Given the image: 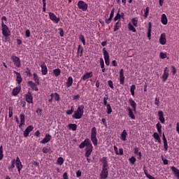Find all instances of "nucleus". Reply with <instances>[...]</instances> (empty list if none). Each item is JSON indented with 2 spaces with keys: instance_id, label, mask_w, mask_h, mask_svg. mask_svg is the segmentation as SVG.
Returning <instances> with one entry per match:
<instances>
[{
  "instance_id": "obj_1",
  "label": "nucleus",
  "mask_w": 179,
  "mask_h": 179,
  "mask_svg": "<svg viewBox=\"0 0 179 179\" xmlns=\"http://www.w3.org/2000/svg\"><path fill=\"white\" fill-rule=\"evenodd\" d=\"M85 148V157H90V155H92V152H93V145L92 144V141L90 139L85 138L84 141H83L80 145V149H84Z\"/></svg>"
},
{
  "instance_id": "obj_2",
  "label": "nucleus",
  "mask_w": 179,
  "mask_h": 179,
  "mask_svg": "<svg viewBox=\"0 0 179 179\" xmlns=\"http://www.w3.org/2000/svg\"><path fill=\"white\" fill-rule=\"evenodd\" d=\"M83 114H85V106L79 105L77 110L74 111L72 117L74 120H80L83 117Z\"/></svg>"
},
{
  "instance_id": "obj_3",
  "label": "nucleus",
  "mask_w": 179,
  "mask_h": 179,
  "mask_svg": "<svg viewBox=\"0 0 179 179\" xmlns=\"http://www.w3.org/2000/svg\"><path fill=\"white\" fill-rule=\"evenodd\" d=\"M91 141L94 146H97L98 140H97V129L96 127H92L91 129Z\"/></svg>"
},
{
  "instance_id": "obj_4",
  "label": "nucleus",
  "mask_w": 179,
  "mask_h": 179,
  "mask_svg": "<svg viewBox=\"0 0 179 179\" xmlns=\"http://www.w3.org/2000/svg\"><path fill=\"white\" fill-rule=\"evenodd\" d=\"M1 31L3 36H4L6 38L10 36V31L9 30V27H8V25L5 24L3 22H1Z\"/></svg>"
},
{
  "instance_id": "obj_5",
  "label": "nucleus",
  "mask_w": 179,
  "mask_h": 179,
  "mask_svg": "<svg viewBox=\"0 0 179 179\" xmlns=\"http://www.w3.org/2000/svg\"><path fill=\"white\" fill-rule=\"evenodd\" d=\"M103 54L106 65L107 66H110V55L108 54V52L106 50V48H103Z\"/></svg>"
},
{
  "instance_id": "obj_6",
  "label": "nucleus",
  "mask_w": 179,
  "mask_h": 179,
  "mask_svg": "<svg viewBox=\"0 0 179 179\" xmlns=\"http://www.w3.org/2000/svg\"><path fill=\"white\" fill-rule=\"evenodd\" d=\"M11 59L16 68H20L22 66V62H20V58L17 56H12Z\"/></svg>"
},
{
  "instance_id": "obj_7",
  "label": "nucleus",
  "mask_w": 179,
  "mask_h": 179,
  "mask_svg": "<svg viewBox=\"0 0 179 179\" xmlns=\"http://www.w3.org/2000/svg\"><path fill=\"white\" fill-rule=\"evenodd\" d=\"M25 101L28 103V104H33V94L31 92H28L24 94Z\"/></svg>"
},
{
  "instance_id": "obj_8",
  "label": "nucleus",
  "mask_w": 179,
  "mask_h": 179,
  "mask_svg": "<svg viewBox=\"0 0 179 179\" xmlns=\"http://www.w3.org/2000/svg\"><path fill=\"white\" fill-rule=\"evenodd\" d=\"M78 9H81L83 12H86V10H87V3L83 1H79L78 2Z\"/></svg>"
},
{
  "instance_id": "obj_9",
  "label": "nucleus",
  "mask_w": 179,
  "mask_h": 179,
  "mask_svg": "<svg viewBox=\"0 0 179 179\" xmlns=\"http://www.w3.org/2000/svg\"><path fill=\"white\" fill-rule=\"evenodd\" d=\"M100 179H106L108 177V168H102V171L99 175Z\"/></svg>"
},
{
  "instance_id": "obj_10",
  "label": "nucleus",
  "mask_w": 179,
  "mask_h": 179,
  "mask_svg": "<svg viewBox=\"0 0 179 179\" xmlns=\"http://www.w3.org/2000/svg\"><path fill=\"white\" fill-rule=\"evenodd\" d=\"M49 17L50 19V20H52V22H53V23H59V17H57V15H55V14H54V13H49Z\"/></svg>"
},
{
  "instance_id": "obj_11",
  "label": "nucleus",
  "mask_w": 179,
  "mask_h": 179,
  "mask_svg": "<svg viewBox=\"0 0 179 179\" xmlns=\"http://www.w3.org/2000/svg\"><path fill=\"white\" fill-rule=\"evenodd\" d=\"M51 139H52V136L50 134H46L43 139L41 141V143L45 145V143H48Z\"/></svg>"
},
{
  "instance_id": "obj_12",
  "label": "nucleus",
  "mask_w": 179,
  "mask_h": 179,
  "mask_svg": "<svg viewBox=\"0 0 179 179\" xmlns=\"http://www.w3.org/2000/svg\"><path fill=\"white\" fill-rule=\"evenodd\" d=\"M159 41L161 45H166V43H167V38H166V33H162L161 34Z\"/></svg>"
},
{
  "instance_id": "obj_13",
  "label": "nucleus",
  "mask_w": 179,
  "mask_h": 179,
  "mask_svg": "<svg viewBox=\"0 0 179 179\" xmlns=\"http://www.w3.org/2000/svg\"><path fill=\"white\" fill-rule=\"evenodd\" d=\"M15 164L18 172L20 173V171L23 169V165L22 164V162L20 161V158H19V157H16Z\"/></svg>"
},
{
  "instance_id": "obj_14",
  "label": "nucleus",
  "mask_w": 179,
  "mask_h": 179,
  "mask_svg": "<svg viewBox=\"0 0 179 179\" xmlns=\"http://www.w3.org/2000/svg\"><path fill=\"white\" fill-rule=\"evenodd\" d=\"M20 90H22V86L17 85L12 90L11 94L16 96L19 94V93H20Z\"/></svg>"
},
{
  "instance_id": "obj_15",
  "label": "nucleus",
  "mask_w": 179,
  "mask_h": 179,
  "mask_svg": "<svg viewBox=\"0 0 179 179\" xmlns=\"http://www.w3.org/2000/svg\"><path fill=\"white\" fill-rule=\"evenodd\" d=\"M169 68L168 67H165L164 70V73L162 76V79L163 82H166V80H167V79L169 78Z\"/></svg>"
},
{
  "instance_id": "obj_16",
  "label": "nucleus",
  "mask_w": 179,
  "mask_h": 179,
  "mask_svg": "<svg viewBox=\"0 0 179 179\" xmlns=\"http://www.w3.org/2000/svg\"><path fill=\"white\" fill-rule=\"evenodd\" d=\"M20 122L19 124V128L20 129L22 130L23 129V125H24V124L26 123V120L24 118V114H21L20 115Z\"/></svg>"
},
{
  "instance_id": "obj_17",
  "label": "nucleus",
  "mask_w": 179,
  "mask_h": 179,
  "mask_svg": "<svg viewBox=\"0 0 179 179\" xmlns=\"http://www.w3.org/2000/svg\"><path fill=\"white\" fill-rule=\"evenodd\" d=\"M33 129H34V127L33 126H28L24 131V138H27V136H29V134L33 131Z\"/></svg>"
},
{
  "instance_id": "obj_18",
  "label": "nucleus",
  "mask_w": 179,
  "mask_h": 179,
  "mask_svg": "<svg viewBox=\"0 0 179 179\" xmlns=\"http://www.w3.org/2000/svg\"><path fill=\"white\" fill-rule=\"evenodd\" d=\"M41 68L42 75H47V73H48V69H47V65L45 64V62L41 63Z\"/></svg>"
},
{
  "instance_id": "obj_19",
  "label": "nucleus",
  "mask_w": 179,
  "mask_h": 179,
  "mask_svg": "<svg viewBox=\"0 0 179 179\" xmlns=\"http://www.w3.org/2000/svg\"><path fill=\"white\" fill-rule=\"evenodd\" d=\"M158 117L161 124H164L166 122V119L164 118V113H163V111L159 110L158 112Z\"/></svg>"
},
{
  "instance_id": "obj_20",
  "label": "nucleus",
  "mask_w": 179,
  "mask_h": 179,
  "mask_svg": "<svg viewBox=\"0 0 179 179\" xmlns=\"http://www.w3.org/2000/svg\"><path fill=\"white\" fill-rule=\"evenodd\" d=\"M160 136H162V135H160L159 133L157 132H155L152 135V137L155 139V142H157L158 143H162V138H160Z\"/></svg>"
},
{
  "instance_id": "obj_21",
  "label": "nucleus",
  "mask_w": 179,
  "mask_h": 179,
  "mask_svg": "<svg viewBox=\"0 0 179 179\" xmlns=\"http://www.w3.org/2000/svg\"><path fill=\"white\" fill-rule=\"evenodd\" d=\"M162 141L164 142V149L165 152H167V150H169V144L167 143V138H166L164 133L162 134Z\"/></svg>"
},
{
  "instance_id": "obj_22",
  "label": "nucleus",
  "mask_w": 179,
  "mask_h": 179,
  "mask_svg": "<svg viewBox=\"0 0 179 179\" xmlns=\"http://www.w3.org/2000/svg\"><path fill=\"white\" fill-rule=\"evenodd\" d=\"M28 86L34 90L35 92H38V87H37V84L33 83V81H28Z\"/></svg>"
},
{
  "instance_id": "obj_23",
  "label": "nucleus",
  "mask_w": 179,
  "mask_h": 179,
  "mask_svg": "<svg viewBox=\"0 0 179 179\" xmlns=\"http://www.w3.org/2000/svg\"><path fill=\"white\" fill-rule=\"evenodd\" d=\"M14 73L16 75V81L18 83V86H20V84L23 81V78H22V76L20 75V73L14 71Z\"/></svg>"
},
{
  "instance_id": "obj_24",
  "label": "nucleus",
  "mask_w": 179,
  "mask_h": 179,
  "mask_svg": "<svg viewBox=\"0 0 179 179\" xmlns=\"http://www.w3.org/2000/svg\"><path fill=\"white\" fill-rule=\"evenodd\" d=\"M129 103L131 106V107H132L134 113H136V102H135V101H134V99L132 98H129Z\"/></svg>"
},
{
  "instance_id": "obj_25",
  "label": "nucleus",
  "mask_w": 179,
  "mask_h": 179,
  "mask_svg": "<svg viewBox=\"0 0 179 179\" xmlns=\"http://www.w3.org/2000/svg\"><path fill=\"white\" fill-rule=\"evenodd\" d=\"M90 78H93V72H87L85 73L83 76L81 78L83 80H87V79H90Z\"/></svg>"
},
{
  "instance_id": "obj_26",
  "label": "nucleus",
  "mask_w": 179,
  "mask_h": 179,
  "mask_svg": "<svg viewBox=\"0 0 179 179\" xmlns=\"http://www.w3.org/2000/svg\"><path fill=\"white\" fill-rule=\"evenodd\" d=\"M171 170L173 173L175 177H176V178L179 179V169H177L176 166H171Z\"/></svg>"
},
{
  "instance_id": "obj_27",
  "label": "nucleus",
  "mask_w": 179,
  "mask_h": 179,
  "mask_svg": "<svg viewBox=\"0 0 179 179\" xmlns=\"http://www.w3.org/2000/svg\"><path fill=\"white\" fill-rule=\"evenodd\" d=\"M73 84V78H72V76H69L66 82L65 83L66 87L67 88H69L71 87V86H72Z\"/></svg>"
},
{
  "instance_id": "obj_28",
  "label": "nucleus",
  "mask_w": 179,
  "mask_h": 179,
  "mask_svg": "<svg viewBox=\"0 0 179 179\" xmlns=\"http://www.w3.org/2000/svg\"><path fill=\"white\" fill-rule=\"evenodd\" d=\"M103 164L102 169H108V163L107 162V157H103L102 159H100Z\"/></svg>"
},
{
  "instance_id": "obj_29",
  "label": "nucleus",
  "mask_w": 179,
  "mask_h": 179,
  "mask_svg": "<svg viewBox=\"0 0 179 179\" xmlns=\"http://www.w3.org/2000/svg\"><path fill=\"white\" fill-rule=\"evenodd\" d=\"M161 23L166 26L169 23V20H167V15L166 14H162L161 17Z\"/></svg>"
},
{
  "instance_id": "obj_30",
  "label": "nucleus",
  "mask_w": 179,
  "mask_h": 179,
  "mask_svg": "<svg viewBox=\"0 0 179 179\" xmlns=\"http://www.w3.org/2000/svg\"><path fill=\"white\" fill-rule=\"evenodd\" d=\"M128 135V133H127V130H123V131L120 134V139L121 141H127V136Z\"/></svg>"
},
{
  "instance_id": "obj_31",
  "label": "nucleus",
  "mask_w": 179,
  "mask_h": 179,
  "mask_svg": "<svg viewBox=\"0 0 179 179\" xmlns=\"http://www.w3.org/2000/svg\"><path fill=\"white\" fill-rule=\"evenodd\" d=\"M147 37H148L149 40H150V37H152V22L148 23Z\"/></svg>"
},
{
  "instance_id": "obj_32",
  "label": "nucleus",
  "mask_w": 179,
  "mask_h": 179,
  "mask_svg": "<svg viewBox=\"0 0 179 179\" xmlns=\"http://www.w3.org/2000/svg\"><path fill=\"white\" fill-rule=\"evenodd\" d=\"M50 97H53L54 100H55V101H59L61 97L59 96V94L55 92V93H52L50 94Z\"/></svg>"
},
{
  "instance_id": "obj_33",
  "label": "nucleus",
  "mask_w": 179,
  "mask_h": 179,
  "mask_svg": "<svg viewBox=\"0 0 179 179\" xmlns=\"http://www.w3.org/2000/svg\"><path fill=\"white\" fill-rule=\"evenodd\" d=\"M52 76L58 78L61 76V70L59 69H55L52 71Z\"/></svg>"
},
{
  "instance_id": "obj_34",
  "label": "nucleus",
  "mask_w": 179,
  "mask_h": 179,
  "mask_svg": "<svg viewBox=\"0 0 179 179\" xmlns=\"http://www.w3.org/2000/svg\"><path fill=\"white\" fill-rule=\"evenodd\" d=\"M127 111L129 112V117L131 120H135V115L134 114V110H132L131 108H127Z\"/></svg>"
},
{
  "instance_id": "obj_35",
  "label": "nucleus",
  "mask_w": 179,
  "mask_h": 179,
  "mask_svg": "<svg viewBox=\"0 0 179 179\" xmlns=\"http://www.w3.org/2000/svg\"><path fill=\"white\" fill-rule=\"evenodd\" d=\"M99 64L102 69V72L104 73V72H106V67L104 66V59L101 57L99 59Z\"/></svg>"
},
{
  "instance_id": "obj_36",
  "label": "nucleus",
  "mask_w": 179,
  "mask_h": 179,
  "mask_svg": "<svg viewBox=\"0 0 179 179\" xmlns=\"http://www.w3.org/2000/svg\"><path fill=\"white\" fill-rule=\"evenodd\" d=\"M120 29H121V22L117 21L114 26L113 31H118Z\"/></svg>"
},
{
  "instance_id": "obj_37",
  "label": "nucleus",
  "mask_w": 179,
  "mask_h": 179,
  "mask_svg": "<svg viewBox=\"0 0 179 179\" xmlns=\"http://www.w3.org/2000/svg\"><path fill=\"white\" fill-rule=\"evenodd\" d=\"M77 54L78 57H82L83 55V48L80 45L78 47Z\"/></svg>"
},
{
  "instance_id": "obj_38",
  "label": "nucleus",
  "mask_w": 179,
  "mask_h": 179,
  "mask_svg": "<svg viewBox=\"0 0 179 179\" xmlns=\"http://www.w3.org/2000/svg\"><path fill=\"white\" fill-rule=\"evenodd\" d=\"M128 29L129 31H132L133 33H136V29H135V27L132 25V23L129 22L128 23Z\"/></svg>"
},
{
  "instance_id": "obj_39",
  "label": "nucleus",
  "mask_w": 179,
  "mask_h": 179,
  "mask_svg": "<svg viewBox=\"0 0 179 179\" xmlns=\"http://www.w3.org/2000/svg\"><path fill=\"white\" fill-rule=\"evenodd\" d=\"M15 162H16V159H13L11 161V166L8 167L9 171H10V172L13 171V169H15Z\"/></svg>"
},
{
  "instance_id": "obj_40",
  "label": "nucleus",
  "mask_w": 179,
  "mask_h": 179,
  "mask_svg": "<svg viewBox=\"0 0 179 179\" xmlns=\"http://www.w3.org/2000/svg\"><path fill=\"white\" fill-rule=\"evenodd\" d=\"M135 90H136V85H132L130 87V93L133 97H135Z\"/></svg>"
},
{
  "instance_id": "obj_41",
  "label": "nucleus",
  "mask_w": 179,
  "mask_h": 179,
  "mask_svg": "<svg viewBox=\"0 0 179 179\" xmlns=\"http://www.w3.org/2000/svg\"><path fill=\"white\" fill-rule=\"evenodd\" d=\"M33 76L34 82L36 84L40 85V78H38V75H37L36 73H34Z\"/></svg>"
},
{
  "instance_id": "obj_42",
  "label": "nucleus",
  "mask_w": 179,
  "mask_h": 179,
  "mask_svg": "<svg viewBox=\"0 0 179 179\" xmlns=\"http://www.w3.org/2000/svg\"><path fill=\"white\" fill-rule=\"evenodd\" d=\"M68 127L69 129H71V131H76L78 125L76 124H69Z\"/></svg>"
},
{
  "instance_id": "obj_43",
  "label": "nucleus",
  "mask_w": 179,
  "mask_h": 179,
  "mask_svg": "<svg viewBox=\"0 0 179 179\" xmlns=\"http://www.w3.org/2000/svg\"><path fill=\"white\" fill-rule=\"evenodd\" d=\"M106 106L107 114L108 115L111 114V113H113V108H111V105H110V103H108V105H106Z\"/></svg>"
},
{
  "instance_id": "obj_44",
  "label": "nucleus",
  "mask_w": 179,
  "mask_h": 179,
  "mask_svg": "<svg viewBox=\"0 0 179 179\" xmlns=\"http://www.w3.org/2000/svg\"><path fill=\"white\" fill-rule=\"evenodd\" d=\"M131 24L134 26V27H138V17H134L131 19Z\"/></svg>"
},
{
  "instance_id": "obj_45",
  "label": "nucleus",
  "mask_w": 179,
  "mask_h": 179,
  "mask_svg": "<svg viewBox=\"0 0 179 179\" xmlns=\"http://www.w3.org/2000/svg\"><path fill=\"white\" fill-rule=\"evenodd\" d=\"M150 10V8L146 7L145 10H144V18L147 19L149 16V12Z\"/></svg>"
},
{
  "instance_id": "obj_46",
  "label": "nucleus",
  "mask_w": 179,
  "mask_h": 179,
  "mask_svg": "<svg viewBox=\"0 0 179 179\" xmlns=\"http://www.w3.org/2000/svg\"><path fill=\"white\" fill-rule=\"evenodd\" d=\"M156 128H157V132L159 135H162V125L160 123H157L156 124Z\"/></svg>"
},
{
  "instance_id": "obj_47",
  "label": "nucleus",
  "mask_w": 179,
  "mask_h": 179,
  "mask_svg": "<svg viewBox=\"0 0 179 179\" xmlns=\"http://www.w3.org/2000/svg\"><path fill=\"white\" fill-rule=\"evenodd\" d=\"M57 163L59 166H62L64 164V158H62V157H59L57 160Z\"/></svg>"
},
{
  "instance_id": "obj_48",
  "label": "nucleus",
  "mask_w": 179,
  "mask_h": 179,
  "mask_svg": "<svg viewBox=\"0 0 179 179\" xmlns=\"http://www.w3.org/2000/svg\"><path fill=\"white\" fill-rule=\"evenodd\" d=\"M79 40L83 43V45H86V39L85 38V36L80 35Z\"/></svg>"
},
{
  "instance_id": "obj_49",
  "label": "nucleus",
  "mask_w": 179,
  "mask_h": 179,
  "mask_svg": "<svg viewBox=\"0 0 179 179\" xmlns=\"http://www.w3.org/2000/svg\"><path fill=\"white\" fill-rule=\"evenodd\" d=\"M129 162L130 164L134 165L136 162V158H135V157L132 156L131 157H130L129 159Z\"/></svg>"
},
{
  "instance_id": "obj_50",
  "label": "nucleus",
  "mask_w": 179,
  "mask_h": 179,
  "mask_svg": "<svg viewBox=\"0 0 179 179\" xmlns=\"http://www.w3.org/2000/svg\"><path fill=\"white\" fill-rule=\"evenodd\" d=\"M159 58L161 59H165V58H167V53L166 52H161L159 53Z\"/></svg>"
},
{
  "instance_id": "obj_51",
  "label": "nucleus",
  "mask_w": 179,
  "mask_h": 179,
  "mask_svg": "<svg viewBox=\"0 0 179 179\" xmlns=\"http://www.w3.org/2000/svg\"><path fill=\"white\" fill-rule=\"evenodd\" d=\"M121 20V15H120V13H117V15L113 18L114 22H117V20Z\"/></svg>"
},
{
  "instance_id": "obj_52",
  "label": "nucleus",
  "mask_w": 179,
  "mask_h": 179,
  "mask_svg": "<svg viewBox=\"0 0 179 179\" xmlns=\"http://www.w3.org/2000/svg\"><path fill=\"white\" fill-rule=\"evenodd\" d=\"M155 106H157V107H159L160 106V99L155 97Z\"/></svg>"
},
{
  "instance_id": "obj_53",
  "label": "nucleus",
  "mask_w": 179,
  "mask_h": 179,
  "mask_svg": "<svg viewBox=\"0 0 179 179\" xmlns=\"http://www.w3.org/2000/svg\"><path fill=\"white\" fill-rule=\"evenodd\" d=\"M107 100H108V95L106 94L103 97V106H108L107 104Z\"/></svg>"
},
{
  "instance_id": "obj_54",
  "label": "nucleus",
  "mask_w": 179,
  "mask_h": 179,
  "mask_svg": "<svg viewBox=\"0 0 179 179\" xmlns=\"http://www.w3.org/2000/svg\"><path fill=\"white\" fill-rule=\"evenodd\" d=\"M120 84L124 85L125 83V77H119Z\"/></svg>"
},
{
  "instance_id": "obj_55",
  "label": "nucleus",
  "mask_w": 179,
  "mask_h": 179,
  "mask_svg": "<svg viewBox=\"0 0 179 179\" xmlns=\"http://www.w3.org/2000/svg\"><path fill=\"white\" fill-rule=\"evenodd\" d=\"M108 85L109 87H110V89H114V83H113V81L111 80L108 81Z\"/></svg>"
},
{
  "instance_id": "obj_56",
  "label": "nucleus",
  "mask_w": 179,
  "mask_h": 179,
  "mask_svg": "<svg viewBox=\"0 0 179 179\" xmlns=\"http://www.w3.org/2000/svg\"><path fill=\"white\" fill-rule=\"evenodd\" d=\"M162 160L164 165L169 164V160L167 159L164 158V157L162 156Z\"/></svg>"
},
{
  "instance_id": "obj_57",
  "label": "nucleus",
  "mask_w": 179,
  "mask_h": 179,
  "mask_svg": "<svg viewBox=\"0 0 179 179\" xmlns=\"http://www.w3.org/2000/svg\"><path fill=\"white\" fill-rule=\"evenodd\" d=\"M145 177L149 179H156L153 176H152L150 174H148V172L145 171Z\"/></svg>"
},
{
  "instance_id": "obj_58",
  "label": "nucleus",
  "mask_w": 179,
  "mask_h": 179,
  "mask_svg": "<svg viewBox=\"0 0 179 179\" xmlns=\"http://www.w3.org/2000/svg\"><path fill=\"white\" fill-rule=\"evenodd\" d=\"M43 2V12H45V9H46V6H47V3H45V0L44 1H42Z\"/></svg>"
},
{
  "instance_id": "obj_59",
  "label": "nucleus",
  "mask_w": 179,
  "mask_h": 179,
  "mask_svg": "<svg viewBox=\"0 0 179 179\" xmlns=\"http://www.w3.org/2000/svg\"><path fill=\"white\" fill-rule=\"evenodd\" d=\"M25 73L26 75H27V76H31V71L29 68H27V71H25Z\"/></svg>"
},
{
  "instance_id": "obj_60",
  "label": "nucleus",
  "mask_w": 179,
  "mask_h": 179,
  "mask_svg": "<svg viewBox=\"0 0 179 179\" xmlns=\"http://www.w3.org/2000/svg\"><path fill=\"white\" fill-rule=\"evenodd\" d=\"M119 78H125V76H124V69H120V76Z\"/></svg>"
},
{
  "instance_id": "obj_61",
  "label": "nucleus",
  "mask_w": 179,
  "mask_h": 179,
  "mask_svg": "<svg viewBox=\"0 0 179 179\" xmlns=\"http://www.w3.org/2000/svg\"><path fill=\"white\" fill-rule=\"evenodd\" d=\"M42 152L43 153H48V152H50V149H48V148L47 147H44L42 150Z\"/></svg>"
},
{
  "instance_id": "obj_62",
  "label": "nucleus",
  "mask_w": 179,
  "mask_h": 179,
  "mask_svg": "<svg viewBox=\"0 0 179 179\" xmlns=\"http://www.w3.org/2000/svg\"><path fill=\"white\" fill-rule=\"evenodd\" d=\"M59 30L60 37H64V29H62V28H59Z\"/></svg>"
},
{
  "instance_id": "obj_63",
  "label": "nucleus",
  "mask_w": 179,
  "mask_h": 179,
  "mask_svg": "<svg viewBox=\"0 0 179 179\" xmlns=\"http://www.w3.org/2000/svg\"><path fill=\"white\" fill-rule=\"evenodd\" d=\"M25 36H26V37H30V30H29V29L26 30Z\"/></svg>"
},
{
  "instance_id": "obj_64",
  "label": "nucleus",
  "mask_w": 179,
  "mask_h": 179,
  "mask_svg": "<svg viewBox=\"0 0 179 179\" xmlns=\"http://www.w3.org/2000/svg\"><path fill=\"white\" fill-rule=\"evenodd\" d=\"M176 132L179 134V122L176 123Z\"/></svg>"
}]
</instances>
